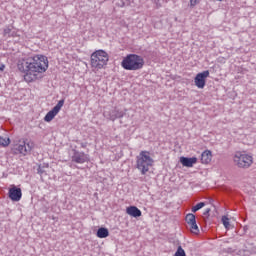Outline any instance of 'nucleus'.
Instances as JSON below:
<instances>
[{"mask_svg":"<svg viewBox=\"0 0 256 256\" xmlns=\"http://www.w3.org/2000/svg\"><path fill=\"white\" fill-rule=\"evenodd\" d=\"M34 147L35 143H33L32 141H23L21 144H16L14 149L15 151H17V153H20L21 155H27L28 153H31Z\"/></svg>","mask_w":256,"mask_h":256,"instance_id":"0eeeda50","label":"nucleus"},{"mask_svg":"<svg viewBox=\"0 0 256 256\" xmlns=\"http://www.w3.org/2000/svg\"><path fill=\"white\" fill-rule=\"evenodd\" d=\"M222 223L225 229H229L231 224L229 223V218L227 216H222Z\"/></svg>","mask_w":256,"mask_h":256,"instance_id":"4be33fe9","label":"nucleus"},{"mask_svg":"<svg viewBox=\"0 0 256 256\" xmlns=\"http://www.w3.org/2000/svg\"><path fill=\"white\" fill-rule=\"evenodd\" d=\"M180 163L183 165V167H193V165L197 163V157H181Z\"/></svg>","mask_w":256,"mask_h":256,"instance_id":"f8f14e48","label":"nucleus"},{"mask_svg":"<svg viewBox=\"0 0 256 256\" xmlns=\"http://www.w3.org/2000/svg\"><path fill=\"white\" fill-rule=\"evenodd\" d=\"M233 161L239 169H249V167L253 165V156L245 152H236Z\"/></svg>","mask_w":256,"mask_h":256,"instance_id":"39448f33","label":"nucleus"},{"mask_svg":"<svg viewBox=\"0 0 256 256\" xmlns=\"http://www.w3.org/2000/svg\"><path fill=\"white\" fill-rule=\"evenodd\" d=\"M213 155L211 154L210 150H206L201 154V163H203L204 165H207L209 163H211V159H212Z\"/></svg>","mask_w":256,"mask_h":256,"instance_id":"4468645a","label":"nucleus"},{"mask_svg":"<svg viewBox=\"0 0 256 256\" xmlns=\"http://www.w3.org/2000/svg\"><path fill=\"white\" fill-rule=\"evenodd\" d=\"M20 73H24V81L33 83L39 79L41 73L49 69V59L45 55H35L18 61L17 64Z\"/></svg>","mask_w":256,"mask_h":256,"instance_id":"f257e3e1","label":"nucleus"},{"mask_svg":"<svg viewBox=\"0 0 256 256\" xmlns=\"http://www.w3.org/2000/svg\"><path fill=\"white\" fill-rule=\"evenodd\" d=\"M104 115L107 116V112H105Z\"/></svg>","mask_w":256,"mask_h":256,"instance_id":"bb28decb","label":"nucleus"},{"mask_svg":"<svg viewBox=\"0 0 256 256\" xmlns=\"http://www.w3.org/2000/svg\"><path fill=\"white\" fill-rule=\"evenodd\" d=\"M37 173H38L39 175H43V173H45V170H43L42 167L39 166L38 169H37Z\"/></svg>","mask_w":256,"mask_h":256,"instance_id":"5701e85b","label":"nucleus"},{"mask_svg":"<svg viewBox=\"0 0 256 256\" xmlns=\"http://www.w3.org/2000/svg\"><path fill=\"white\" fill-rule=\"evenodd\" d=\"M126 213L127 215H130L131 217H141L142 213L141 210L139 208H137V206H130L126 209Z\"/></svg>","mask_w":256,"mask_h":256,"instance_id":"ddd939ff","label":"nucleus"},{"mask_svg":"<svg viewBox=\"0 0 256 256\" xmlns=\"http://www.w3.org/2000/svg\"><path fill=\"white\" fill-rule=\"evenodd\" d=\"M209 77V71H203L202 73H198L194 79L196 87L198 89H203L205 87V79Z\"/></svg>","mask_w":256,"mask_h":256,"instance_id":"6e6552de","label":"nucleus"},{"mask_svg":"<svg viewBox=\"0 0 256 256\" xmlns=\"http://www.w3.org/2000/svg\"><path fill=\"white\" fill-rule=\"evenodd\" d=\"M185 219H186L187 225H190L191 223H195V221H197L195 219V215L192 213L187 214Z\"/></svg>","mask_w":256,"mask_h":256,"instance_id":"6ab92c4d","label":"nucleus"},{"mask_svg":"<svg viewBox=\"0 0 256 256\" xmlns=\"http://www.w3.org/2000/svg\"><path fill=\"white\" fill-rule=\"evenodd\" d=\"M13 31V27L11 26H6L4 29H3V36L4 37H15V32H11Z\"/></svg>","mask_w":256,"mask_h":256,"instance_id":"dca6fc26","label":"nucleus"},{"mask_svg":"<svg viewBox=\"0 0 256 256\" xmlns=\"http://www.w3.org/2000/svg\"><path fill=\"white\" fill-rule=\"evenodd\" d=\"M209 213H211V208H207V209L204 211L203 215L207 216V215H209Z\"/></svg>","mask_w":256,"mask_h":256,"instance_id":"393cba45","label":"nucleus"},{"mask_svg":"<svg viewBox=\"0 0 256 256\" xmlns=\"http://www.w3.org/2000/svg\"><path fill=\"white\" fill-rule=\"evenodd\" d=\"M121 65L126 71H139V69H143L145 60L139 55L129 54L122 60Z\"/></svg>","mask_w":256,"mask_h":256,"instance_id":"7ed1b4c3","label":"nucleus"},{"mask_svg":"<svg viewBox=\"0 0 256 256\" xmlns=\"http://www.w3.org/2000/svg\"><path fill=\"white\" fill-rule=\"evenodd\" d=\"M109 61V54L105 50H97L91 55V66L95 69H103Z\"/></svg>","mask_w":256,"mask_h":256,"instance_id":"20e7f679","label":"nucleus"},{"mask_svg":"<svg viewBox=\"0 0 256 256\" xmlns=\"http://www.w3.org/2000/svg\"><path fill=\"white\" fill-rule=\"evenodd\" d=\"M123 117H125V112L117 108L108 112V119H110V121H115L116 119H121Z\"/></svg>","mask_w":256,"mask_h":256,"instance_id":"9b49d317","label":"nucleus"},{"mask_svg":"<svg viewBox=\"0 0 256 256\" xmlns=\"http://www.w3.org/2000/svg\"><path fill=\"white\" fill-rule=\"evenodd\" d=\"M8 197L11 201H21V197H23V192L21 188H17V186H13L8 191Z\"/></svg>","mask_w":256,"mask_h":256,"instance_id":"1a4fd4ad","label":"nucleus"},{"mask_svg":"<svg viewBox=\"0 0 256 256\" xmlns=\"http://www.w3.org/2000/svg\"><path fill=\"white\" fill-rule=\"evenodd\" d=\"M153 158L149 151H141L136 157V169L140 171L141 175H147L149 169L153 167Z\"/></svg>","mask_w":256,"mask_h":256,"instance_id":"f03ea898","label":"nucleus"},{"mask_svg":"<svg viewBox=\"0 0 256 256\" xmlns=\"http://www.w3.org/2000/svg\"><path fill=\"white\" fill-rule=\"evenodd\" d=\"M174 256H187V254L185 253V250L183 249V247L178 246Z\"/></svg>","mask_w":256,"mask_h":256,"instance_id":"412c9836","label":"nucleus"},{"mask_svg":"<svg viewBox=\"0 0 256 256\" xmlns=\"http://www.w3.org/2000/svg\"><path fill=\"white\" fill-rule=\"evenodd\" d=\"M203 207H205V202L196 204L194 207H192V213H197V211H199V209H203Z\"/></svg>","mask_w":256,"mask_h":256,"instance_id":"aec40b11","label":"nucleus"},{"mask_svg":"<svg viewBox=\"0 0 256 256\" xmlns=\"http://www.w3.org/2000/svg\"><path fill=\"white\" fill-rule=\"evenodd\" d=\"M63 105H65V100L62 99L60 100L57 105L54 106V108L52 110H50L44 117V121H46V123H51V121H53V119H55V116H57L59 114V111H61V108L63 107Z\"/></svg>","mask_w":256,"mask_h":256,"instance_id":"423d86ee","label":"nucleus"},{"mask_svg":"<svg viewBox=\"0 0 256 256\" xmlns=\"http://www.w3.org/2000/svg\"><path fill=\"white\" fill-rule=\"evenodd\" d=\"M191 7H195L197 5V0H190Z\"/></svg>","mask_w":256,"mask_h":256,"instance_id":"b1692460","label":"nucleus"},{"mask_svg":"<svg viewBox=\"0 0 256 256\" xmlns=\"http://www.w3.org/2000/svg\"><path fill=\"white\" fill-rule=\"evenodd\" d=\"M188 227L190 228L191 233H194L195 235L199 233V226H197V220H195L193 223L188 224Z\"/></svg>","mask_w":256,"mask_h":256,"instance_id":"f3484780","label":"nucleus"},{"mask_svg":"<svg viewBox=\"0 0 256 256\" xmlns=\"http://www.w3.org/2000/svg\"><path fill=\"white\" fill-rule=\"evenodd\" d=\"M0 71L1 72L5 71V64L0 63Z\"/></svg>","mask_w":256,"mask_h":256,"instance_id":"a878e982","label":"nucleus"},{"mask_svg":"<svg viewBox=\"0 0 256 256\" xmlns=\"http://www.w3.org/2000/svg\"><path fill=\"white\" fill-rule=\"evenodd\" d=\"M97 237H99V239H105L109 237V230L107 228H99L97 231Z\"/></svg>","mask_w":256,"mask_h":256,"instance_id":"2eb2a0df","label":"nucleus"},{"mask_svg":"<svg viewBox=\"0 0 256 256\" xmlns=\"http://www.w3.org/2000/svg\"><path fill=\"white\" fill-rule=\"evenodd\" d=\"M11 143V139L7 137L0 136V145L1 147H9V144Z\"/></svg>","mask_w":256,"mask_h":256,"instance_id":"a211bd4d","label":"nucleus"},{"mask_svg":"<svg viewBox=\"0 0 256 256\" xmlns=\"http://www.w3.org/2000/svg\"><path fill=\"white\" fill-rule=\"evenodd\" d=\"M72 161L74 163L83 164V163H87V161H89V157L84 152H79L77 150H74V154L72 156Z\"/></svg>","mask_w":256,"mask_h":256,"instance_id":"9d476101","label":"nucleus"}]
</instances>
